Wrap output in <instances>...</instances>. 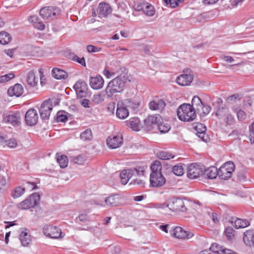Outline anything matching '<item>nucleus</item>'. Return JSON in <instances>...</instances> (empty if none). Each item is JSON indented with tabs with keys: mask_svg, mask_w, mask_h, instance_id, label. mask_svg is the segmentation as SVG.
Wrapping results in <instances>:
<instances>
[{
	"mask_svg": "<svg viewBox=\"0 0 254 254\" xmlns=\"http://www.w3.org/2000/svg\"><path fill=\"white\" fill-rule=\"evenodd\" d=\"M127 81H130L127 75L122 74L111 80L105 90L108 97H111L115 93L122 92Z\"/></svg>",
	"mask_w": 254,
	"mask_h": 254,
	"instance_id": "1",
	"label": "nucleus"
},
{
	"mask_svg": "<svg viewBox=\"0 0 254 254\" xmlns=\"http://www.w3.org/2000/svg\"><path fill=\"white\" fill-rule=\"evenodd\" d=\"M178 118L184 122H190L194 120L196 117V113L190 104H183L177 109Z\"/></svg>",
	"mask_w": 254,
	"mask_h": 254,
	"instance_id": "2",
	"label": "nucleus"
},
{
	"mask_svg": "<svg viewBox=\"0 0 254 254\" xmlns=\"http://www.w3.org/2000/svg\"><path fill=\"white\" fill-rule=\"evenodd\" d=\"M40 199V196L38 193L35 192L30 195L22 202L17 205L18 208L26 210L31 208H34L38 203Z\"/></svg>",
	"mask_w": 254,
	"mask_h": 254,
	"instance_id": "3",
	"label": "nucleus"
},
{
	"mask_svg": "<svg viewBox=\"0 0 254 254\" xmlns=\"http://www.w3.org/2000/svg\"><path fill=\"white\" fill-rule=\"evenodd\" d=\"M235 166L232 162H227L220 167L218 170V176L222 180H227L231 178L235 170Z\"/></svg>",
	"mask_w": 254,
	"mask_h": 254,
	"instance_id": "4",
	"label": "nucleus"
},
{
	"mask_svg": "<svg viewBox=\"0 0 254 254\" xmlns=\"http://www.w3.org/2000/svg\"><path fill=\"white\" fill-rule=\"evenodd\" d=\"M205 172V166L201 164H192L188 167L187 176L191 179H194L203 175Z\"/></svg>",
	"mask_w": 254,
	"mask_h": 254,
	"instance_id": "5",
	"label": "nucleus"
},
{
	"mask_svg": "<svg viewBox=\"0 0 254 254\" xmlns=\"http://www.w3.org/2000/svg\"><path fill=\"white\" fill-rule=\"evenodd\" d=\"M215 115L221 122L228 125H232L234 123V118L231 115L229 109L227 107H222L218 109Z\"/></svg>",
	"mask_w": 254,
	"mask_h": 254,
	"instance_id": "6",
	"label": "nucleus"
},
{
	"mask_svg": "<svg viewBox=\"0 0 254 254\" xmlns=\"http://www.w3.org/2000/svg\"><path fill=\"white\" fill-rule=\"evenodd\" d=\"M3 120L5 123L13 126H19L21 123V118L19 112L7 111L3 114Z\"/></svg>",
	"mask_w": 254,
	"mask_h": 254,
	"instance_id": "7",
	"label": "nucleus"
},
{
	"mask_svg": "<svg viewBox=\"0 0 254 254\" xmlns=\"http://www.w3.org/2000/svg\"><path fill=\"white\" fill-rule=\"evenodd\" d=\"M167 207L173 211L185 212L187 208L184 201L179 198L172 197L169 200Z\"/></svg>",
	"mask_w": 254,
	"mask_h": 254,
	"instance_id": "8",
	"label": "nucleus"
},
{
	"mask_svg": "<svg viewBox=\"0 0 254 254\" xmlns=\"http://www.w3.org/2000/svg\"><path fill=\"white\" fill-rule=\"evenodd\" d=\"M60 10L56 7H45L40 10V14L44 19H53L60 14Z\"/></svg>",
	"mask_w": 254,
	"mask_h": 254,
	"instance_id": "9",
	"label": "nucleus"
},
{
	"mask_svg": "<svg viewBox=\"0 0 254 254\" xmlns=\"http://www.w3.org/2000/svg\"><path fill=\"white\" fill-rule=\"evenodd\" d=\"M43 231L44 234L49 238L52 239L63 238L61 230L56 226L46 225L44 226Z\"/></svg>",
	"mask_w": 254,
	"mask_h": 254,
	"instance_id": "10",
	"label": "nucleus"
},
{
	"mask_svg": "<svg viewBox=\"0 0 254 254\" xmlns=\"http://www.w3.org/2000/svg\"><path fill=\"white\" fill-rule=\"evenodd\" d=\"M172 236L180 239H189L193 236L192 232L189 231H186L182 227L177 226L170 231Z\"/></svg>",
	"mask_w": 254,
	"mask_h": 254,
	"instance_id": "11",
	"label": "nucleus"
},
{
	"mask_svg": "<svg viewBox=\"0 0 254 254\" xmlns=\"http://www.w3.org/2000/svg\"><path fill=\"white\" fill-rule=\"evenodd\" d=\"M184 72L177 78L176 82L181 86L189 85L193 80L191 70L190 69H186Z\"/></svg>",
	"mask_w": 254,
	"mask_h": 254,
	"instance_id": "12",
	"label": "nucleus"
},
{
	"mask_svg": "<svg viewBox=\"0 0 254 254\" xmlns=\"http://www.w3.org/2000/svg\"><path fill=\"white\" fill-rule=\"evenodd\" d=\"M52 109V102L50 100L43 102L39 108V113L41 118L42 120L49 119Z\"/></svg>",
	"mask_w": 254,
	"mask_h": 254,
	"instance_id": "13",
	"label": "nucleus"
},
{
	"mask_svg": "<svg viewBox=\"0 0 254 254\" xmlns=\"http://www.w3.org/2000/svg\"><path fill=\"white\" fill-rule=\"evenodd\" d=\"M77 96L79 98L86 97L88 93V87L86 83L82 80L77 81L73 86Z\"/></svg>",
	"mask_w": 254,
	"mask_h": 254,
	"instance_id": "14",
	"label": "nucleus"
},
{
	"mask_svg": "<svg viewBox=\"0 0 254 254\" xmlns=\"http://www.w3.org/2000/svg\"><path fill=\"white\" fill-rule=\"evenodd\" d=\"M166 182V179L162 173L151 172L150 176V186L153 187L163 186Z\"/></svg>",
	"mask_w": 254,
	"mask_h": 254,
	"instance_id": "15",
	"label": "nucleus"
},
{
	"mask_svg": "<svg viewBox=\"0 0 254 254\" xmlns=\"http://www.w3.org/2000/svg\"><path fill=\"white\" fill-rule=\"evenodd\" d=\"M38 114L34 109H30L27 110L25 115L26 124L29 126L35 125L38 121Z\"/></svg>",
	"mask_w": 254,
	"mask_h": 254,
	"instance_id": "16",
	"label": "nucleus"
},
{
	"mask_svg": "<svg viewBox=\"0 0 254 254\" xmlns=\"http://www.w3.org/2000/svg\"><path fill=\"white\" fill-rule=\"evenodd\" d=\"M159 118V116H149L146 119H144L142 128L146 131L152 130L154 126L158 124Z\"/></svg>",
	"mask_w": 254,
	"mask_h": 254,
	"instance_id": "17",
	"label": "nucleus"
},
{
	"mask_svg": "<svg viewBox=\"0 0 254 254\" xmlns=\"http://www.w3.org/2000/svg\"><path fill=\"white\" fill-rule=\"evenodd\" d=\"M123 142V138L121 135L118 134L113 136H109L107 139V144L109 147L115 149L121 146Z\"/></svg>",
	"mask_w": 254,
	"mask_h": 254,
	"instance_id": "18",
	"label": "nucleus"
},
{
	"mask_svg": "<svg viewBox=\"0 0 254 254\" xmlns=\"http://www.w3.org/2000/svg\"><path fill=\"white\" fill-rule=\"evenodd\" d=\"M128 115L129 112L124 102L122 100L119 101L117 103L116 111L117 117L121 119H125L128 117Z\"/></svg>",
	"mask_w": 254,
	"mask_h": 254,
	"instance_id": "19",
	"label": "nucleus"
},
{
	"mask_svg": "<svg viewBox=\"0 0 254 254\" xmlns=\"http://www.w3.org/2000/svg\"><path fill=\"white\" fill-rule=\"evenodd\" d=\"M196 132V134L202 141L206 142L208 139V136L206 133V128L204 125L201 123H197L194 127Z\"/></svg>",
	"mask_w": 254,
	"mask_h": 254,
	"instance_id": "20",
	"label": "nucleus"
},
{
	"mask_svg": "<svg viewBox=\"0 0 254 254\" xmlns=\"http://www.w3.org/2000/svg\"><path fill=\"white\" fill-rule=\"evenodd\" d=\"M97 12L101 17H106L112 12V8L108 3L101 2L98 5Z\"/></svg>",
	"mask_w": 254,
	"mask_h": 254,
	"instance_id": "21",
	"label": "nucleus"
},
{
	"mask_svg": "<svg viewBox=\"0 0 254 254\" xmlns=\"http://www.w3.org/2000/svg\"><path fill=\"white\" fill-rule=\"evenodd\" d=\"M243 241L248 246L254 247V230H247L243 234Z\"/></svg>",
	"mask_w": 254,
	"mask_h": 254,
	"instance_id": "22",
	"label": "nucleus"
},
{
	"mask_svg": "<svg viewBox=\"0 0 254 254\" xmlns=\"http://www.w3.org/2000/svg\"><path fill=\"white\" fill-rule=\"evenodd\" d=\"M104 80L103 78L100 76L96 77H91L90 79V85L94 89H100L102 88L104 85Z\"/></svg>",
	"mask_w": 254,
	"mask_h": 254,
	"instance_id": "23",
	"label": "nucleus"
},
{
	"mask_svg": "<svg viewBox=\"0 0 254 254\" xmlns=\"http://www.w3.org/2000/svg\"><path fill=\"white\" fill-rule=\"evenodd\" d=\"M23 86L20 84H16L13 86L10 87L7 90V94L10 96H20L23 93Z\"/></svg>",
	"mask_w": 254,
	"mask_h": 254,
	"instance_id": "24",
	"label": "nucleus"
},
{
	"mask_svg": "<svg viewBox=\"0 0 254 254\" xmlns=\"http://www.w3.org/2000/svg\"><path fill=\"white\" fill-rule=\"evenodd\" d=\"M166 105V103L162 99L151 101L149 103V109L151 110L162 111Z\"/></svg>",
	"mask_w": 254,
	"mask_h": 254,
	"instance_id": "25",
	"label": "nucleus"
},
{
	"mask_svg": "<svg viewBox=\"0 0 254 254\" xmlns=\"http://www.w3.org/2000/svg\"><path fill=\"white\" fill-rule=\"evenodd\" d=\"M127 126L134 131H138L142 127L138 118H132L126 122Z\"/></svg>",
	"mask_w": 254,
	"mask_h": 254,
	"instance_id": "26",
	"label": "nucleus"
},
{
	"mask_svg": "<svg viewBox=\"0 0 254 254\" xmlns=\"http://www.w3.org/2000/svg\"><path fill=\"white\" fill-rule=\"evenodd\" d=\"M28 20L32 23L35 28L38 30H43L45 28V24L39 19L37 15H34L31 16L28 18Z\"/></svg>",
	"mask_w": 254,
	"mask_h": 254,
	"instance_id": "27",
	"label": "nucleus"
},
{
	"mask_svg": "<svg viewBox=\"0 0 254 254\" xmlns=\"http://www.w3.org/2000/svg\"><path fill=\"white\" fill-rule=\"evenodd\" d=\"M120 197L118 195H112L105 199V202L107 205L111 207H116L120 205Z\"/></svg>",
	"mask_w": 254,
	"mask_h": 254,
	"instance_id": "28",
	"label": "nucleus"
},
{
	"mask_svg": "<svg viewBox=\"0 0 254 254\" xmlns=\"http://www.w3.org/2000/svg\"><path fill=\"white\" fill-rule=\"evenodd\" d=\"M133 175V170L129 169L123 170L120 174L122 184L124 185L127 184Z\"/></svg>",
	"mask_w": 254,
	"mask_h": 254,
	"instance_id": "29",
	"label": "nucleus"
},
{
	"mask_svg": "<svg viewBox=\"0 0 254 254\" xmlns=\"http://www.w3.org/2000/svg\"><path fill=\"white\" fill-rule=\"evenodd\" d=\"M204 177L207 179H213L218 176V170L214 166H211L207 169L205 168V172L203 174Z\"/></svg>",
	"mask_w": 254,
	"mask_h": 254,
	"instance_id": "30",
	"label": "nucleus"
},
{
	"mask_svg": "<svg viewBox=\"0 0 254 254\" xmlns=\"http://www.w3.org/2000/svg\"><path fill=\"white\" fill-rule=\"evenodd\" d=\"M26 81L31 87L36 86L38 82V78L35 76V73L33 70L30 71L26 77Z\"/></svg>",
	"mask_w": 254,
	"mask_h": 254,
	"instance_id": "31",
	"label": "nucleus"
},
{
	"mask_svg": "<svg viewBox=\"0 0 254 254\" xmlns=\"http://www.w3.org/2000/svg\"><path fill=\"white\" fill-rule=\"evenodd\" d=\"M52 76L57 79H66L68 76L65 71L58 68H54L52 71Z\"/></svg>",
	"mask_w": 254,
	"mask_h": 254,
	"instance_id": "32",
	"label": "nucleus"
},
{
	"mask_svg": "<svg viewBox=\"0 0 254 254\" xmlns=\"http://www.w3.org/2000/svg\"><path fill=\"white\" fill-rule=\"evenodd\" d=\"M203 104L201 100L198 96H194L191 100V107L193 111L197 113H200V108Z\"/></svg>",
	"mask_w": 254,
	"mask_h": 254,
	"instance_id": "33",
	"label": "nucleus"
},
{
	"mask_svg": "<svg viewBox=\"0 0 254 254\" xmlns=\"http://www.w3.org/2000/svg\"><path fill=\"white\" fill-rule=\"evenodd\" d=\"M19 239L22 245L27 246L31 241L30 235L26 231H22L19 235Z\"/></svg>",
	"mask_w": 254,
	"mask_h": 254,
	"instance_id": "34",
	"label": "nucleus"
},
{
	"mask_svg": "<svg viewBox=\"0 0 254 254\" xmlns=\"http://www.w3.org/2000/svg\"><path fill=\"white\" fill-rule=\"evenodd\" d=\"M92 132L90 128L85 129L80 135V139L84 141H89L92 140Z\"/></svg>",
	"mask_w": 254,
	"mask_h": 254,
	"instance_id": "35",
	"label": "nucleus"
},
{
	"mask_svg": "<svg viewBox=\"0 0 254 254\" xmlns=\"http://www.w3.org/2000/svg\"><path fill=\"white\" fill-rule=\"evenodd\" d=\"M25 192V188L21 186L16 187L11 192V196L13 198H17L22 196Z\"/></svg>",
	"mask_w": 254,
	"mask_h": 254,
	"instance_id": "36",
	"label": "nucleus"
},
{
	"mask_svg": "<svg viewBox=\"0 0 254 254\" xmlns=\"http://www.w3.org/2000/svg\"><path fill=\"white\" fill-rule=\"evenodd\" d=\"M11 36L9 33L5 31L0 32V43L2 45H6L11 40Z\"/></svg>",
	"mask_w": 254,
	"mask_h": 254,
	"instance_id": "37",
	"label": "nucleus"
},
{
	"mask_svg": "<svg viewBox=\"0 0 254 254\" xmlns=\"http://www.w3.org/2000/svg\"><path fill=\"white\" fill-rule=\"evenodd\" d=\"M158 158L161 160H167L174 158L175 156L169 152L166 151H160L157 152Z\"/></svg>",
	"mask_w": 254,
	"mask_h": 254,
	"instance_id": "38",
	"label": "nucleus"
},
{
	"mask_svg": "<svg viewBox=\"0 0 254 254\" xmlns=\"http://www.w3.org/2000/svg\"><path fill=\"white\" fill-rule=\"evenodd\" d=\"M70 158V160L74 164L78 165L83 164L86 160V156L84 154H80L76 156H72Z\"/></svg>",
	"mask_w": 254,
	"mask_h": 254,
	"instance_id": "39",
	"label": "nucleus"
},
{
	"mask_svg": "<svg viewBox=\"0 0 254 254\" xmlns=\"http://www.w3.org/2000/svg\"><path fill=\"white\" fill-rule=\"evenodd\" d=\"M234 227L236 229L245 228L249 225L248 221L245 219L237 218L234 221Z\"/></svg>",
	"mask_w": 254,
	"mask_h": 254,
	"instance_id": "40",
	"label": "nucleus"
},
{
	"mask_svg": "<svg viewBox=\"0 0 254 254\" xmlns=\"http://www.w3.org/2000/svg\"><path fill=\"white\" fill-rule=\"evenodd\" d=\"M57 155L58 156L57 158V162L59 163L60 167L62 168L66 167L68 163L67 157L64 155H59L58 154H57Z\"/></svg>",
	"mask_w": 254,
	"mask_h": 254,
	"instance_id": "41",
	"label": "nucleus"
},
{
	"mask_svg": "<svg viewBox=\"0 0 254 254\" xmlns=\"http://www.w3.org/2000/svg\"><path fill=\"white\" fill-rule=\"evenodd\" d=\"M158 129L161 133H166L171 128V127L169 124L164 122L160 123L157 124Z\"/></svg>",
	"mask_w": 254,
	"mask_h": 254,
	"instance_id": "42",
	"label": "nucleus"
},
{
	"mask_svg": "<svg viewBox=\"0 0 254 254\" xmlns=\"http://www.w3.org/2000/svg\"><path fill=\"white\" fill-rule=\"evenodd\" d=\"M124 103L126 107H128L133 109H137L139 106V103L138 102L133 101L130 99L125 100Z\"/></svg>",
	"mask_w": 254,
	"mask_h": 254,
	"instance_id": "43",
	"label": "nucleus"
},
{
	"mask_svg": "<svg viewBox=\"0 0 254 254\" xmlns=\"http://www.w3.org/2000/svg\"><path fill=\"white\" fill-rule=\"evenodd\" d=\"M65 112L64 111H59L57 114L56 121L57 122H65L68 118L67 116L65 115Z\"/></svg>",
	"mask_w": 254,
	"mask_h": 254,
	"instance_id": "44",
	"label": "nucleus"
},
{
	"mask_svg": "<svg viewBox=\"0 0 254 254\" xmlns=\"http://www.w3.org/2000/svg\"><path fill=\"white\" fill-rule=\"evenodd\" d=\"M152 172L161 173V164L159 161H155L151 166Z\"/></svg>",
	"mask_w": 254,
	"mask_h": 254,
	"instance_id": "45",
	"label": "nucleus"
},
{
	"mask_svg": "<svg viewBox=\"0 0 254 254\" xmlns=\"http://www.w3.org/2000/svg\"><path fill=\"white\" fill-rule=\"evenodd\" d=\"M172 172L177 176H182L184 174V169L181 165H177L172 168Z\"/></svg>",
	"mask_w": 254,
	"mask_h": 254,
	"instance_id": "46",
	"label": "nucleus"
},
{
	"mask_svg": "<svg viewBox=\"0 0 254 254\" xmlns=\"http://www.w3.org/2000/svg\"><path fill=\"white\" fill-rule=\"evenodd\" d=\"M104 100V97L101 94L94 95L92 98V103L93 102L95 104H99Z\"/></svg>",
	"mask_w": 254,
	"mask_h": 254,
	"instance_id": "47",
	"label": "nucleus"
},
{
	"mask_svg": "<svg viewBox=\"0 0 254 254\" xmlns=\"http://www.w3.org/2000/svg\"><path fill=\"white\" fill-rule=\"evenodd\" d=\"M146 168V166H136L132 169L133 170V175L134 174V173H135L138 176H143Z\"/></svg>",
	"mask_w": 254,
	"mask_h": 254,
	"instance_id": "48",
	"label": "nucleus"
},
{
	"mask_svg": "<svg viewBox=\"0 0 254 254\" xmlns=\"http://www.w3.org/2000/svg\"><path fill=\"white\" fill-rule=\"evenodd\" d=\"M143 12L148 16H152L154 15L155 11L153 6L147 3L146 7H144Z\"/></svg>",
	"mask_w": 254,
	"mask_h": 254,
	"instance_id": "49",
	"label": "nucleus"
},
{
	"mask_svg": "<svg viewBox=\"0 0 254 254\" xmlns=\"http://www.w3.org/2000/svg\"><path fill=\"white\" fill-rule=\"evenodd\" d=\"M14 77V74L12 73H9L0 76V83H3Z\"/></svg>",
	"mask_w": 254,
	"mask_h": 254,
	"instance_id": "50",
	"label": "nucleus"
},
{
	"mask_svg": "<svg viewBox=\"0 0 254 254\" xmlns=\"http://www.w3.org/2000/svg\"><path fill=\"white\" fill-rule=\"evenodd\" d=\"M222 247V246L214 243L211 245V247L209 248V250L213 252V253L212 254H214L216 253L218 254H220Z\"/></svg>",
	"mask_w": 254,
	"mask_h": 254,
	"instance_id": "51",
	"label": "nucleus"
},
{
	"mask_svg": "<svg viewBox=\"0 0 254 254\" xmlns=\"http://www.w3.org/2000/svg\"><path fill=\"white\" fill-rule=\"evenodd\" d=\"M202 108H200V113H199L200 115L204 116L207 115L211 111V108L210 106L205 105L204 104L202 105Z\"/></svg>",
	"mask_w": 254,
	"mask_h": 254,
	"instance_id": "52",
	"label": "nucleus"
},
{
	"mask_svg": "<svg viewBox=\"0 0 254 254\" xmlns=\"http://www.w3.org/2000/svg\"><path fill=\"white\" fill-rule=\"evenodd\" d=\"M148 3L146 2H135L134 4V8L136 11H143Z\"/></svg>",
	"mask_w": 254,
	"mask_h": 254,
	"instance_id": "53",
	"label": "nucleus"
},
{
	"mask_svg": "<svg viewBox=\"0 0 254 254\" xmlns=\"http://www.w3.org/2000/svg\"><path fill=\"white\" fill-rule=\"evenodd\" d=\"M225 235L228 239H232L234 236L235 230L231 227H227L225 231Z\"/></svg>",
	"mask_w": 254,
	"mask_h": 254,
	"instance_id": "54",
	"label": "nucleus"
},
{
	"mask_svg": "<svg viewBox=\"0 0 254 254\" xmlns=\"http://www.w3.org/2000/svg\"><path fill=\"white\" fill-rule=\"evenodd\" d=\"M80 104L84 108H89L93 106L92 102L86 99H82L79 101Z\"/></svg>",
	"mask_w": 254,
	"mask_h": 254,
	"instance_id": "55",
	"label": "nucleus"
},
{
	"mask_svg": "<svg viewBox=\"0 0 254 254\" xmlns=\"http://www.w3.org/2000/svg\"><path fill=\"white\" fill-rule=\"evenodd\" d=\"M86 49L89 53H96L99 52L101 50V48H98L93 45H88L86 47Z\"/></svg>",
	"mask_w": 254,
	"mask_h": 254,
	"instance_id": "56",
	"label": "nucleus"
},
{
	"mask_svg": "<svg viewBox=\"0 0 254 254\" xmlns=\"http://www.w3.org/2000/svg\"><path fill=\"white\" fill-rule=\"evenodd\" d=\"M116 73H117V71L116 72L114 71H111L107 69H105L103 71L104 75L108 78L115 76Z\"/></svg>",
	"mask_w": 254,
	"mask_h": 254,
	"instance_id": "57",
	"label": "nucleus"
},
{
	"mask_svg": "<svg viewBox=\"0 0 254 254\" xmlns=\"http://www.w3.org/2000/svg\"><path fill=\"white\" fill-rule=\"evenodd\" d=\"M134 184V185H138L142 187H144L145 183L144 182L140 179H134L132 182H131L129 185Z\"/></svg>",
	"mask_w": 254,
	"mask_h": 254,
	"instance_id": "58",
	"label": "nucleus"
},
{
	"mask_svg": "<svg viewBox=\"0 0 254 254\" xmlns=\"http://www.w3.org/2000/svg\"><path fill=\"white\" fill-rule=\"evenodd\" d=\"M220 254H236V253L233 251L225 248L223 246H222Z\"/></svg>",
	"mask_w": 254,
	"mask_h": 254,
	"instance_id": "59",
	"label": "nucleus"
},
{
	"mask_svg": "<svg viewBox=\"0 0 254 254\" xmlns=\"http://www.w3.org/2000/svg\"><path fill=\"white\" fill-rule=\"evenodd\" d=\"M237 117L239 120L243 121L245 119L246 115L243 111L239 110L237 112Z\"/></svg>",
	"mask_w": 254,
	"mask_h": 254,
	"instance_id": "60",
	"label": "nucleus"
},
{
	"mask_svg": "<svg viewBox=\"0 0 254 254\" xmlns=\"http://www.w3.org/2000/svg\"><path fill=\"white\" fill-rule=\"evenodd\" d=\"M7 145L10 148H15L17 146V142L15 139H10L8 141Z\"/></svg>",
	"mask_w": 254,
	"mask_h": 254,
	"instance_id": "61",
	"label": "nucleus"
},
{
	"mask_svg": "<svg viewBox=\"0 0 254 254\" xmlns=\"http://www.w3.org/2000/svg\"><path fill=\"white\" fill-rule=\"evenodd\" d=\"M250 140L252 143H254V122L252 125L250 129Z\"/></svg>",
	"mask_w": 254,
	"mask_h": 254,
	"instance_id": "62",
	"label": "nucleus"
},
{
	"mask_svg": "<svg viewBox=\"0 0 254 254\" xmlns=\"http://www.w3.org/2000/svg\"><path fill=\"white\" fill-rule=\"evenodd\" d=\"M78 219L81 222H86L88 219V217L86 213H81L78 216Z\"/></svg>",
	"mask_w": 254,
	"mask_h": 254,
	"instance_id": "63",
	"label": "nucleus"
},
{
	"mask_svg": "<svg viewBox=\"0 0 254 254\" xmlns=\"http://www.w3.org/2000/svg\"><path fill=\"white\" fill-rule=\"evenodd\" d=\"M238 179L240 181H244L246 178V176L245 174V173L243 171L239 172L237 175Z\"/></svg>",
	"mask_w": 254,
	"mask_h": 254,
	"instance_id": "64",
	"label": "nucleus"
}]
</instances>
